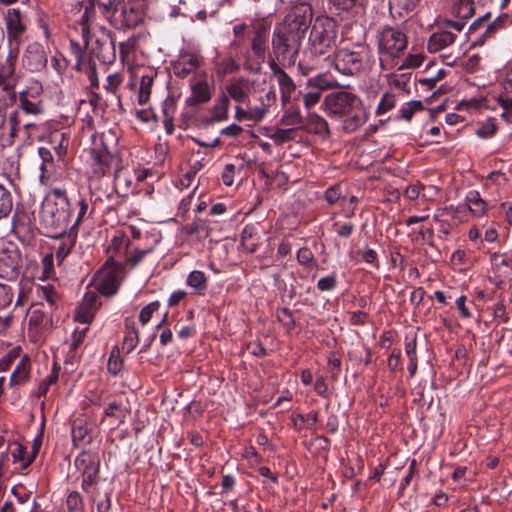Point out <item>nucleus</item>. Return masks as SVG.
<instances>
[{"mask_svg":"<svg viewBox=\"0 0 512 512\" xmlns=\"http://www.w3.org/2000/svg\"><path fill=\"white\" fill-rule=\"evenodd\" d=\"M312 20L313 10L309 4L293 6L273 29L269 61L284 67L294 66Z\"/></svg>","mask_w":512,"mask_h":512,"instance_id":"f257e3e1","label":"nucleus"},{"mask_svg":"<svg viewBox=\"0 0 512 512\" xmlns=\"http://www.w3.org/2000/svg\"><path fill=\"white\" fill-rule=\"evenodd\" d=\"M115 135L111 132H104L94 135L90 149L91 178L100 179L111 173L116 157Z\"/></svg>","mask_w":512,"mask_h":512,"instance_id":"f03ea898","label":"nucleus"},{"mask_svg":"<svg viewBox=\"0 0 512 512\" xmlns=\"http://www.w3.org/2000/svg\"><path fill=\"white\" fill-rule=\"evenodd\" d=\"M53 200H47L41 210L42 221L46 227L54 232L68 231L71 222L73 203L69 199L66 190L53 188L51 190Z\"/></svg>","mask_w":512,"mask_h":512,"instance_id":"7ed1b4c3","label":"nucleus"},{"mask_svg":"<svg viewBox=\"0 0 512 512\" xmlns=\"http://www.w3.org/2000/svg\"><path fill=\"white\" fill-rule=\"evenodd\" d=\"M379 65L382 71L391 70L408 45L406 34L398 27L385 26L377 35Z\"/></svg>","mask_w":512,"mask_h":512,"instance_id":"20e7f679","label":"nucleus"},{"mask_svg":"<svg viewBox=\"0 0 512 512\" xmlns=\"http://www.w3.org/2000/svg\"><path fill=\"white\" fill-rule=\"evenodd\" d=\"M311 31L308 44L312 54L325 55L332 52L339 39V25L337 21L328 16H319L311 22Z\"/></svg>","mask_w":512,"mask_h":512,"instance_id":"39448f33","label":"nucleus"},{"mask_svg":"<svg viewBox=\"0 0 512 512\" xmlns=\"http://www.w3.org/2000/svg\"><path fill=\"white\" fill-rule=\"evenodd\" d=\"M17 50H9L5 56L0 55V105L5 110L17 102L15 88L19 81L16 73Z\"/></svg>","mask_w":512,"mask_h":512,"instance_id":"423d86ee","label":"nucleus"},{"mask_svg":"<svg viewBox=\"0 0 512 512\" xmlns=\"http://www.w3.org/2000/svg\"><path fill=\"white\" fill-rule=\"evenodd\" d=\"M370 51L365 45L354 49L341 48L334 55V66L343 75H356L363 71L369 61Z\"/></svg>","mask_w":512,"mask_h":512,"instance_id":"0eeeda50","label":"nucleus"},{"mask_svg":"<svg viewBox=\"0 0 512 512\" xmlns=\"http://www.w3.org/2000/svg\"><path fill=\"white\" fill-rule=\"evenodd\" d=\"M126 269L122 262L110 256L103 264L96 276V289L105 296L114 295L126 276Z\"/></svg>","mask_w":512,"mask_h":512,"instance_id":"6e6552de","label":"nucleus"},{"mask_svg":"<svg viewBox=\"0 0 512 512\" xmlns=\"http://www.w3.org/2000/svg\"><path fill=\"white\" fill-rule=\"evenodd\" d=\"M270 25L267 23H257L253 26L252 37L250 38L251 54L256 59V62L250 60V56L246 57L244 63L245 69L252 73H259L261 70V63L265 60L268 36Z\"/></svg>","mask_w":512,"mask_h":512,"instance_id":"1a4fd4ad","label":"nucleus"},{"mask_svg":"<svg viewBox=\"0 0 512 512\" xmlns=\"http://www.w3.org/2000/svg\"><path fill=\"white\" fill-rule=\"evenodd\" d=\"M43 87L40 82L35 81L26 89L18 93V108L13 112L38 117L43 114L44 108L41 100Z\"/></svg>","mask_w":512,"mask_h":512,"instance_id":"9d476101","label":"nucleus"},{"mask_svg":"<svg viewBox=\"0 0 512 512\" xmlns=\"http://www.w3.org/2000/svg\"><path fill=\"white\" fill-rule=\"evenodd\" d=\"M7 40L9 50H17L19 54V46L23 42L24 35L27 31V17L17 8H9L4 16Z\"/></svg>","mask_w":512,"mask_h":512,"instance_id":"9b49d317","label":"nucleus"},{"mask_svg":"<svg viewBox=\"0 0 512 512\" xmlns=\"http://www.w3.org/2000/svg\"><path fill=\"white\" fill-rule=\"evenodd\" d=\"M143 16L144 12L138 1L120 0L110 22L119 29H127L138 26L142 22Z\"/></svg>","mask_w":512,"mask_h":512,"instance_id":"f8f14e48","label":"nucleus"},{"mask_svg":"<svg viewBox=\"0 0 512 512\" xmlns=\"http://www.w3.org/2000/svg\"><path fill=\"white\" fill-rule=\"evenodd\" d=\"M359 104H361L359 98L347 91H335L325 98V105L329 112L338 116L349 115Z\"/></svg>","mask_w":512,"mask_h":512,"instance_id":"ddd939ff","label":"nucleus"},{"mask_svg":"<svg viewBox=\"0 0 512 512\" xmlns=\"http://www.w3.org/2000/svg\"><path fill=\"white\" fill-rule=\"evenodd\" d=\"M86 46H90L91 54L104 64H111L116 59L115 43L110 32L103 31L101 37L90 41L84 38Z\"/></svg>","mask_w":512,"mask_h":512,"instance_id":"4468645a","label":"nucleus"},{"mask_svg":"<svg viewBox=\"0 0 512 512\" xmlns=\"http://www.w3.org/2000/svg\"><path fill=\"white\" fill-rule=\"evenodd\" d=\"M273 77L276 79L283 106L290 104L293 94L296 92V84L293 79L284 71L282 64L268 61Z\"/></svg>","mask_w":512,"mask_h":512,"instance_id":"2eb2a0df","label":"nucleus"},{"mask_svg":"<svg viewBox=\"0 0 512 512\" xmlns=\"http://www.w3.org/2000/svg\"><path fill=\"white\" fill-rule=\"evenodd\" d=\"M48 58L42 44L32 42L27 45L23 56V66L31 72H39L46 68Z\"/></svg>","mask_w":512,"mask_h":512,"instance_id":"dca6fc26","label":"nucleus"},{"mask_svg":"<svg viewBox=\"0 0 512 512\" xmlns=\"http://www.w3.org/2000/svg\"><path fill=\"white\" fill-rule=\"evenodd\" d=\"M27 115L21 114L19 112H12L9 116V134L6 139L7 147L13 144L14 138L18 135L21 128L26 131L27 139L32 140L34 131L38 130V125L29 119H27Z\"/></svg>","mask_w":512,"mask_h":512,"instance_id":"f3484780","label":"nucleus"},{"mask_svg":"<svg viewBox=\"0 0 512 512\" xmlns=\"http://www.w3.org/2000/svg\"><path fill=\"white\" fill-rule=\"evenodd\" d=\"M254 88V82L248 78L236 77L232 78L226 86L228 97H231L237 102H245Z\"/></svg>","mask_w":512,"mask_h":512,"instance_id":"a211bd4d","label":"nucleus"},{"mask_svg":"<svg viewBox=\"0 0 512 512\" xmlns=\"http://www.w3.org/2000/svg\"><path fill=\"white\" fill-rule=\"evenodd\" d=\"M191 95L186 99L190 107L198 106L209 102L212 98L213 86L206 80H198L190 85Z\"/></svg>","mask_w":512,"mask_h":512,"instance_id":"6ab92c4d","label":"nucleus"},{"mask_svg":"<svg viewBox=\"0 0 512 512\" xmlns=\"http://www.w3.org/2000/svg\"><path fill=\"white\" fill-rule=\"evenodd\" d=\"M98 296L93 291L85 293L81 304L77 307L75 319L81 323H90L98 308Z\"/></svg>","mask_w":512,"mask_h":512,"instance_id":"aec40b11","label":"nucleus"},{"mask_svg":"<svg viewBox=\"0 0 512 512\" xmlns=\"http://www.w3.org/2000/svg\"><path fill=\"white\" fill-rule=\"evenodd\" d=\"M19 276V256L8 252L0 253V278L15 281Z\"/></svg>","mask_w":512,"mask_h":512,"instance_id":"412c9836","label":"nucleus"},{"mask_svg":"<svg viewBox=\"0 0 512 512\" xmlns=\"http://www.w3.org/2000/svg\"><path fill=\"white\" fill-rule=\"evenodd\" d=\"M77 231L70 230L65 232H55L51 237L59 239L57 247H55V256L58 262H62L63 259L69 254L76 243Z\"/></svg>","mask_w":512,"mask_h":512,"instance_id":"4be33fe9","label":"nucleus"},{"mask_svg":"<svg viewBox=\"0 0 512 512\" xmlns=\"http://www.w3.org/2000/svg\"><path fill=\"white\" fill-rule=\"evenodd\" d=\"M511 22L508 14L498 16L491 22L483 33H481L473 42V46H482L486 40L493 38L500 30L506 28Z\"/></svg>","mask_w":512,"mask_h":512,"instance_id":"5701e85b","label":"nucleus"},{"mask_svg":"<svg viewBox=\"0 0 512 512\" xmlns=\"http://www.w3.org/2000/svg\"><path fill=\"white\" fill-rule=\"evenodd\" d=\"M76 469L81 474H87L91 472H99L100 460L96 453L91 451H83L80 453L74 461Z\"/></svg>","mask_w":512,"mask_h":512,"instance_id":"b1692460","label":"nucleus"},{"mask_svg":"<svg viewBox=\"0 0 512 512\" xmlns=\"http://www.w3.org/2000/svg\"><path fill=\"white\" fill-rule=\"evenodd\" d=\"M456 39V35L448 30H439L433 33L427 43V49L431 53H436L451 45Z\"/></svg>","mask_w":512,"mask_h":512,"instance_id":"393cba45","label":"nucleus"},{"mask_svg":"<svg viewBox=\"0 0 512 512\" xmlns=\"http://www.w3.org/2000/svg\"><path fill=\"white\" fill-rule=\"evenodd\" d=\"M125 337L122 342V350L129 354L139 343V333L136 329L135 321L132 317H126L124 320Z\"/></svg>","mask_w":512,"mask_h":512,"instance_id":"a878e982","label":"nucleus"},{"mask_svg":"<svg viewBox=\"0 0 512 512\" xmlns=\"http://www.w3.org/2000/svg\"><path fill=\"white\" fill-rule=\"evenodd\" d=\"M205 0H179V3L187 6L186 11L183 12V15H188L195 13L196 19L200 21H205L207 16H214L216 10L208 9L207 5L203 3Z\"/></svg>","mask_w":512,"mask_h":512,"instance_id":"bb28decb","label":"nucleus"},{"mask_svg":"<svg viewBox=\"0 0 512 512\" xmlns=\"http://www.w3.org/2000/svg\"><path fill=\"white\" fill-rule=\"evenodd\" d=\"M71 434L73 444L76 447L89 444L92 439V437L89 435L86 421L82 418H76L73 421Z\"/></svg>","mask_w":512,"mask_h":512,"instance_id":"cd10ccee","label":"nucleus"},{"mask_svg":"<svg viewBox=\"0 0 512 512\" xmlns=\"http://www.w3.org/2000/svg\"><path fill=\"white\" fill-rule=\"evenodd\" d=\"M129 413L130 410L127 403H123L122 401L117 400L108 403L104 409V415L113 419L118 424H123Z\"/></svg>","mask_w":512,"mask_h":512,"instance_id":"c85d7f7f","label":"nucleus"},{"mask_svg":"<svg viewBox=\"0 0 512 512\" xmlns=\"http://www.w3.org/2000/svg\"><path fill=\"white\" fill-rule=\"evenodd\" d=\"M344 120L343 129L347 133H353L359 129L367 120L366 112L361 104L356 107Z\"/></svg>","mask_w":512,"mask_h":512,"instance_id":"c756f323","label":"nucleus"},{"mask_svg":"<svg viewBox=\"0 0 512 512\" xmlns=\"http://www.w3.org/2000/svg\"><path fill=\"white\" fill-rule=\"evenodd\" d=\"M229 105V97L226 94L220 95L212 108V115L208 123L226 120L228 118Z\"/></svg>","mask_w":512,"mask_h":512,"instance_id":"7c9ffc66","label":"nucleus"},{"mask_svg":"<svg viewBox=\"0 0 512 512\" xmlns=\"http://www.w3.org/2000/svg\"><path fill=\"white\" fill-rule=\"evenodd\" d=\"M284 107V114L281 118V124L284 126L300 127L303 124V117L301 116L300 109L297 105L290 104Z\"/></svg>","mask_w":512,"mask_h":512,"instance_id":"2f4dec72","label":"nucleus"},{"mask_svg":"<svg viewBox=\"0 0 512 512\" xmlns=\"http://www.w3.org/2000/svg\"><path fill=\"white\" fill-rule=\"evenodd\" d=\"M199 66V60L195 56L184 57L173 66V72L176 76L185 78L195 71Z\"/></svg>","mask_w":512,"mask_h":512,"instance_id":"473e14b6","label":"nucleus"},{"mask_svg":"<svg viewBox=\"0 0 512 512\" xmlns=\"http://www.w3.org/2000/svg\"><path fill=\"white\" fill-rule=\"evenodd\" d=\"M421 0H389V9L392 15L404 17L415 10Z\"/></svg>","mask_w":512,"mask_h":512,"instance_id":"72a5a7b5","label":"nucleus"},{"mask_svg":"<svg viewBox=\"0 0 512 512\" xmlns=\"http://www.w3.org/2000/svg\"><path fill=\"white\" fill-rule=\"evenodd\" d=\"M130 244L126 245V257L125 262L123 263L125 268L129 267V269H134L137 267L144 259V257L153 252L154 248L150 247L147 249H138L135 248L133 250H129Z\"/></svg>","mask_w":512,"mask_h":512,"instance_id":"f704fd0d","label":"nucleus"},{"mask_svg":"<svg viewBox=\"0 0 512 512\" xmlns=\"http://www.w3.org/2000/svg\"><path fill=\"white\" fill-rule=\"evenodd\" d=\"M155 75H156L155 72L150 71L149 73L143 74L141 76L139 92H138L139 104L144 105L149 101Z\"/></svg>","mask_w":512,"mask_h":512,"instance_id":"c9c22d12","label":"nucleus"},{"mask_svg":"<svg viewBox=\"0 0 512 512\" xmlns=\"http://www.w3.org/2000/svg\"><path fill=\"white\" fill-rule=\"evenodd\" d=\"M186 283L188 286L195 290L198 295H203L207 289V277L204 272L200 270H194L189 273Z\"/></svg>","mask_w":512,"mask_h":512,"instance_id":"e433bc0d","label":"nucleus"},{"mask_svg":"<svg viewBox=\"0 0 512 512\" xmlns=\"http://www.w3.org/2000/svg\"><path fill=\"white\" fill-rule=\"evenodd\" d=\"M469 210L475 216H482L486 212V202L481 198L478 191H470L466 196Z\"/></svg>","mask_w":512,"mask_h":512,"instance_id":"4c0bfd02","label":"nucleus"},{"mask_svg":"<svg viewBox=\"0 0 512 512\" xmlns=\"http://www.w3.org/2000/svg\"><path fill=\"white\" fill-rule=\"evenodd\" d=\"M95 4H92L90 1L88 5L85 7L83 14L80 17L79 23L81 25V33L83 38H86L90 32V25L95 21L96 11Z\"/></svg>","mask_w":512,"mask_h":512,"instance_id":"58836bf2","label":"nucleus"},{"mask_svg":"<svg viewBox=\"0 0 512 512\" xmlns=\"http://www.w3.org/2000/svg\"><path fill=\"white\" fill-rule=\"evenodd\" d=\"M453 11L462 20L470 19L475 13L474 0H456Z\"/></svg>","mask_w":512,"mask_h":512,"instance_id":"ea45409f","label":"nucleus"},{"mask_svg":"<svg viewBox=\"0 0 512 512\" xmlns=\"http://www.w3.org/2000/svg\"><path fill=\"white\" fill-rule=\"evenodd\" d=\"M76 208L78 209L77 216L73 222V224L70 226V230H74L78 232V227L81 225L82 222L93 212V209L89 212V204L88 201L80 197L77 202L75 203Z\"/></svg>","mask_w":512,"mask_h":512,"instance_id":"a19ab883","label":"nucleus"},{"mask_svg":"<svg viewBox=\"0 0 512 512\" xmlns=\"http://www.w3.org/2000/svg\"><path fill=\"white\" fill-rule=\"evenodd\" d=\"M30 371V364L27 357H23L15 367L10 382L12 384H20L28 378Z\"/></svg>","mask_w":512,"mask_h":512,"instance_id":"79ce46f5","label":"nucleus"},{"mask_svg":"<svg viewBox=\"0 0 512 512\" xmlns=\"http://www.w3.org/2000/svg\"><path fill=\"white\" fill-rule=\"evenodd\" d=\"M13 207V197L11 192L0 184V220L8 217Z\"/></svg>","mask_w":512,"mask_h":512,"instance_id":"37998d69","label":"nucleus"},{"mask_svg":"<svg viewBox=\"0 0 512 512\" xmlns=\"http://www.w3.org/2000/svg\"><path fill=\"white\" fill-rule=\"evenodd\" d=\"M186 231L190 235H196L198 239L203 240L210 236V227L206 220L197 219L186 227Z\"/></svg>","mask_w":512,"mask_h":512,"instance_id":"c03bdc74","label":"nucleus"},{"mask_svg":"<svg viewBox=\"0 0 512 512\" xmlns=\"http://www.w3.org/2000/svg\"><path fill=\"white\" fill-rule=\"evenodd\" d=\"M120 0H90L92 4H95L101 11L103 17L112 21L113 15Z\"/></svg>","mask_w":512,"mask_h":512,"instance_id":"a18cd8bd","label":"nucleus"},{"mask_svg":"<svg viewBox=\"0 0 512 512\" xmlns=\"http://www.w3.org/2000/svg\"><path fill=\"white\" fill-rule=\"evenodd\" d=\"M52 149L56 152L59 158H62L67 150L69 139L65 133H55L51 137Z\"/></svg>","mask_w":512,"mask_h":512,"instance_id":"49530a36","label":"nucleus"},{"mask_svg":"<svg viewBox=\"0 0 512 512\" xmlns=\"http://www.w3.org/2000/svg\"><path fill=\"white\" fill-rule=\"evenodd\" d=\"M99 483V472L82 474L81 488L87 494H94L97 491Z\"/></svg>","mask_w":512,"mask_h":512,"instance_id":"de8ad7c7","label":"nucleus"},{"mask_svg":"<svg viewBox=\"0 0 512 512\" xmlns=\"http://www.w3.org/2000/svg\"><path fill=\"white\" fill-rule=\"evenodd\" d=\"M405 352L409 359L408 371L410 377H413L417 371L416 337L405 344Z\"/></svg>","mask_w":512,"mask_h":512,"instance_id":"09e8293b","label":"nucleus"},{"mask_svg":"<svg viewBox=\"0 0 512 512\" xmlns=\"http://www.w3.org/2000/svg\"><path fill=\"white\" fill-rule=\"evenodd\" d=\"M124 366V361L120 356V351L118 347H114L110 353L107 368L108 371L113 375H118Z\"/></svg>","mask_w":512,"mask_h":512,"instance_id":"8fccbe9b","label":"nucleus"},{"mask_svg":"<svg viewBox=\"0 0 512 512\" xmlns=\"http://www.w3.org/2000/svg\"><path fill=\"white\" fill-rule=\"evenodd\" d=\"M66 507L68 512H85L84 500L78 491H72L68 494Z\"/></svg>","mask_w":512,"mask_h":512,"instance_id":"3c124183","label":"nucleus"},{"mask_svg":"<svg viewBox=\"0 0 512 512\" xmlns=\"http://www.w3.org/2000/svg\"><path fill=\"white\" fill-rule=\"evenodd\" d=\"M297 262L307 268L317 267V261L314 257L313 252L308 247H302L298 250L296 256Z\"/></svg>","mask_w":512,"mask_h":512,"instance_id":"603ef678","label":"nucleus"},{"mask_svg":"<svg viewBox=\"0 0 512 512\" xmlns=\"http://www.w3.org/2000/svg\"><path fill=\"white\" fill-rule=\"evenodd\" d=\"M424 106L423 103L420 100H413L410 102H407L401 109H400V119H404L406 121H410L414 115L415 112L423 110Z\"/></svg>","mask_w":512,"mask_h":512,"instance_id":"864d4df0","label":"nucleus"},{"mask_svg":"<svg viewBox=\"0 0 512 512\" xmlns=\"http://www.w3.org/2000/svg\"><path fill=\"white\" fill-rule=\"evenodd\" d=\"M26 448L21 444H15V447L11 451V456L14 463L21 462L22 469H26L34 460V455L25 458Z\"/></svg>","mask_w":512,"mask_h":512,"instance_id":"5fc2aeb1","label":"nucleus"},{"mask_svg":"<svg viewBox=\"0 0 512 512\" xmlns=\"http://www.w3.org/2000/svg\"><path fill=\"white\" fill-rule=\"evenodd\" d=\"M98 492L91 495V500L96 503L97 512H109L111 510V496L105 493L103 497L98 498Z\"/></svg>","mask_w":512,"mask_h":512,"instance_id":"6e6d98bb","label":"nucleus"},{"mask_svg":"<svg viewBox=\"0 0 512 512\" xmlns=\"http://www.w3.org/2000/svg\"><path fill=\"white\" fill-rule=\"evenodd\" d=\"M333 230L339 238H349L355 230V225L351 222H334Z\"/></svg>","mask_w":512,"mask_h":512,"instance_id":"4d7b16f0","label":"nucleus"},{"mask_svg":"<svg viewBox=\"0 0 512 512\" xmlns=\"http://www.w3.org/2000/svg\"><path fill=\"white\" fill-rule=\"evenodd\" d=\"M395 104H396V97H395V95L392 94V93L387 92V93H385L382 96V98H381V100H380V102L378 104L376 113L378 115L383 114V113L391 110L392 108H394Z\"/></svg>","mask_w":512,"mask_h":512,"instance_id":"13d9d810","label":"nucleus"},{"mask_svg":"<svg viewBox=\"0 0 512 512\" xmlns=\"http://www.w3.org/2000/svg\"><path fill=\"white\" fill-rule=\"evenodd\" d=\"M496 131L497 125L495 120L490 118L481 124V126L477 129L476 134L480 138H489L493 136Z\"/></svg>","mask_w":512,"mask_h":512,"instance_id":"bf43d9fd","label":"nucleus"},{"mask_svg":"<svg viewBox=\"0 0 512 512\" xmlns=\"http://www.w3.org/2000/svg\"><path fill=\"white\" fill-rule=\"evenodd\" d=\"M310 122L314 126L315 132L320 135H330L328 122L319 115H311Z\"/></svg>","mask_w":512,"mask_h":512,"instance_id":"052dcab7","label":"nucleus"},{"mask_svg":"<svg viewBox=\"0 0 512 512\" xmlns=\"http://www.w3.org/2000/svg\"><path fill=\"white\" fill-rule=\"evenodd\" d=\"M38 296L45 299L51 307L55 306L57 300V292L52 285L40 286L38 288Z\"/></svg>","mask_w":512,"mask_h":512,"instance_id":"680f3d73","label":"nucleus"},{"mask_svg":"<svg viewBox=\"0 0 512 512\" xmlns=\"http://www.w3.org/2000/svg\"><path fill=\"white\" fill-rule=\"evenodd\" d=\"M308 86L317 88L316 91H323L332 88V81L328 80L325 75H317L307 81Z\"/></svg>","mask_w":512,"mask_h":512,"instance_id":"e2e57ef3","label":"nucleus"},{"mask_svg":"<svg viewBox=\"0 0 512 512\" xmlns=\"http://www.w3.org/2000/svg\"><path fill=\"white\" fill-rule=\"evenodd\" d=\"M159 307L160 303L158 301L151 302L145 307H143L142 310L140 311L139 321L143 325L147 324L150 321L153 313L156 312L159 309Z\"/></svg>","mask_w":512,"mask_h":512,"instance_id":"0e129e2a","label":"nucleus"},{"mask_svg":"<svg viewBox=\"0 0 512 512\" xmlns=\"http://www.w3.org/2000/svg\"><path fill=\"white\" fill-rule=\"evenodd\" d=\"M337 285V277L333 273L327 277L321 278L317 282V288L320 291H331L333 290Z\"/></svg>","mask_w":512,"mask_h":512,"instance_id":"69168bd1","label":"nucleus"},{"mask_svg":"<svg viewBox=\"0 0 512 512\" xmlns=\"http://www.w3.org/2000/svg\"><path fill=\"white\" fill-rule=\"evenodd\" d=\"M38 154H39L40 158L42 159L41 170H42V173L44 174L45 172L48 171V165H50V166L52 165L53 156H52L51 150L46 147H40L38 149Z\"/></svg>","mask_w":512,"mask_h":512,"instance_id":"338daca9","label":"nucleus"},{"mask_svg":"<svg viewBox=\"0 0 512 512\" xmlns=\"http://www.w3.org/2000/svg\"><path fill=\"white\" fill-rule=\"evenodd\" d=\"M13 292L10 286L0 283V306L6 307L11 304Z\"/></svg>","mask_w":512,"mask_h":512,"instance_id":"774afa93","label":"nucleus"}]
</instances>
